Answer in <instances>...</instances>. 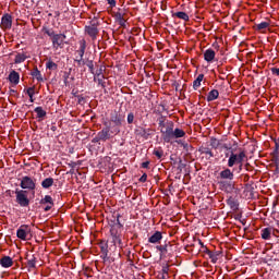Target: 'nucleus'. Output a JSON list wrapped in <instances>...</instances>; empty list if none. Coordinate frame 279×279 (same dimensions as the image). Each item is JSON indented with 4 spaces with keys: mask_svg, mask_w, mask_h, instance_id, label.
I'll list each match as a JSON object with an SVG mask.
<instances>
[{
    "mask_svg": "<svg viewBox=\"0 0 279 279\" xmlns=\"http://www.w3.org/2000/svg\"><path fill=\"white\" fill-rule=\"evenodd\" d=\"M51 208H53V205L48 204V205L44 208V210H45V213H49V210H51Z\"/></svg>",
    "mask_w": 279,
    "mask_h": 279,
    "instance_id": "obj_58",
    "label": "nucleus"
},
{
    "mask_svg": "<svg viewBox=\"0 0 279 279\" xmlns=\"http://www.w3.org/2000/svg\"><path fill=\"white\" fill-rule=\"evenodd\" d=\"M31 232H32V228H29V226L22 225L16 231V236L22 241H27V234H29Z\"/></svg>",
    "mask_w": 279,
    "mask_h": 279,
    "instance_id": "obj_10",
    "label": "nucleus"
},
{
    "mask_svg": "<svg viewBox=\"0 0 279 279\" xmlns=\"http://www.w3.org/2000/svg\"><path fill=\"white\" fill-rule=\"evenodd\" d=\"M271 156H272V158H274V160H275V163H276L277 167H278V165H279V154H271Z\"/></svg>",
    "mask_w": 279,
    "mask_h": 279,
    "instance_id": "obj_53",
    "label": "nucleus"
},
{
    "mask_svg": "<svg viewBox=\"0 0 279 279\" xmlns=\"http://www.w3.org/2000/svg\"><path fill=\"white\" fill-rule=\"evenodd\" d=\"M235 171H238V173H241L243 171V161L238 163V169H235Z\"/></svg>",
    "mask_w": 279,
    "mask_h": 279,
    "instance_id": "obj_54",
    "label": "nucleus"
},
{
    "mask_svg": "<svg viewBox=\"0 0 279 279\" xmlns=\"http://www.w3.org/2000/svg\"><path fill=\"white\" fill-rule=\"evenodd\" d=\"M85 33L92 38V40H97V36H99V28H97V24H92L85 26Z\"/></svg>",
    "mask_w": 279,
    "mask_h": 279,
    "instance_id": "obj_12",
    "label": "nucleus"
},
{
    "mask_svg": "<svg viewBox=\"0 0 279 279\" xmlns=\"http://www.w3.org/2000/svg\"><path fill=\"white\" fill-rule=\"evenodd\" d=\"M46 69H48L49 71H58V63L49 60L46 62Z\"/></svg>",
    "mask_w": 279,
    "mask_h": 279,
    "instance_id": "obj_36",
    "label": "nucleus"
},
{
    "mask_svg": "<svg viewBox=\"0 0 279 279\" xmlns=\"http://www.w3.org/2000/svg\"><path fill=\"white\" fill-rule=\"evenodd\" d=\"M29 101H31V104H34V96L29 97Z\"/></svg>",
    "mask_w": 279,
    "mask_h": 279,
    "instance_id": "obj_63",
    "label": "nucleus"
},
{
    "mask_svg": "<svg viewBox=\"0 0 279 279\" xmlns=\"http://www.w3.org/2000/svg\"><path fill=\"white\" fill-rule=\"evenodd\" d=\"M215 56H217V52H215V50H213V48L205 50V52H204L205 62H214Z\"/></svg>",
    "mask_w": 279,
    "mask_h": 279,
    "instance_id": "obj_16",
    "label": "nucleus"
},
{
    "mask_svg": "<svg viewBox=\"0 0 279 279\" xmlns=\"http://www.w3.org/2000/svg\"><path fill=\"white\" fill-rule=\"evenodd\" d=\"M25 60H27V54H25V52H19L15 56L14 63L22 64V62H25Z\"/></svg>",
    "mask_w": 279,
    "mask_h": 279,
    "instance_id": "obj_28",
    "label": "nucleus"
},
{
    "mask_svg": "<svg viewBox=\"0 0 279 279\" xmlns=\"http://www.w3.org/2000/svg\"><path fill=\"white\" fill-rule=\"evenodd\" d=\"M41 186L44 189H51L53 186V178H46L41 181Z\"/></svg>",
    "mask_w": 279,
    "mask_h": 279,
    "instance_id": "obj_32",
    "label": "nucleus"
},
{
    "mask_svg": "<svg viewBox=\"0 0 279 279\" xmlns=\"http://www.w3.org/2000/svg\"><path fill=\"white\" fill-rule=\"evenodd\" d=\"M100 258H102L104 263H108L110 265V263H114V259H112L110 256H108V253H102L100 255Z\"/></svg>",
    "mask_w": 279,
    "mask_h": 279,
    "instance_id": "obj_41",
    "label": "nucleus"
},
{
    "mask_svg": "<svg viewBox=\"0 0 279 279\" xmlns=\"http://www.w3.org/2000/svg\"><path fill=\"white\" fill-rule=\"evenodd\" d=\"M199 154L205 155V159L210 160V158H215V153H213V149L206 146H201L198 148Z\"/></svg>",
    "mask_w": 279,
    "mask_h": 279,
    "instance_id": "obj_14",
    "label": "nucleus"
},
{
    "mask_svg": "<svg viewBox=\"0 0 279 279\" xmlns=\"http://www.w3.org/2000/svg\"><path fill=\"white\" fill-rule=\"evenodd\" d=\"M202 82H204V74H198L196 80L193 82L194 90H197L202 86Z\"/></svg>",
    "mask_w": 279,
    "mask_h": 279,
    "instance_id": "obj_31",
    "label": "nucleus"
},
{
    "mask_svg": "<svg viewBox=\"0 0 279 279\" xmlns=\"http://www.w3.org/2000/svg\"><path fill=\"white\" fill-rule=\"evenodd\" d=\"M77 104H86V98H84V96L78 95L77 96Z\"/></svg>",
    "mask_w": 279,
    "mask_h": 279,
    "instance_id": "obj_51",
    "label": "nucleus"
},
{
    "mask_svg": "<svg viewBox=\"0 0 279 279\" xmlns=\"http://www.w3.org/2000/svg\"><path fill=\"white\" fill-rule=\"evenodd\" d=\"M219 145H220L219 140L215 137L210 138V147H213V149H218Z\"/></svg>",
    "mask_w": 279,
    "mask_h": 279,
    "instance_id": "obj_43",
    "label": "nucleus"
},
{
    "mask_svg": "<svg viewBox=\"0 0 279 279\" xmlns=\"http://www.w3.org/2000/svg\"><path fill=\"white\" fill-rule=\"evenodd\" d=\"M96 77L99 86H101V88H106V82L104 81V77L101 76H96Z\"/></svg>",
    "mask_w": 279,
    "mask_h": 279,
    "instance_id": "obj_48",
    "label": "nucleus"
},
{
    "mask_svg": "<svg viewBox=\"0 0 279 279\" xmlns=\"http://www.w3.org/2000/svg\"><path fill=\"white\" fill-rule=\"evenodd\" d=\"M102 125H105V128H102V130L97 133V135L92 140V143H106V141H110L112 134H114L112 132V126H110V123L102 122Z\"/></svg>",
    "mask_w": 279,
    "mask_h": 279,
    "instance_id": "obj_4",
    "label": "nucleus"
},
{
    "mask_svg": "<svg viewBox=\"0 0 279 279\" xmlns=\"http://www.w3.org/2000/svg\"><path fill=\"white\" fill-rule=\"evenodd\" d=\"M0 265L1 267H3L4 269H8L10 267H12V265H14V260L12 259V257L10 256H3L0 259Z\"/></svg>",
    "mask_w": 279,
    "mask_h": 279,
    "instance_id": "obj_17",
    "label": "nucleus"
},
{
    "mask_svg": "<svg viewBox=\"0 0 279 279\" xmlns=\"http://www.w3.org/2000/svg\"><path fill=\"white\" fill-rule=\"evenodd\" d=\"M26 260L28 269H36V256L32 255L29 259L26 257Z\"/></svg>",
    "mask_w": 279,
    "mask_h": 279,
    "instance_id": "obj_35",
    "label": "nucleus"
},
{
    "mask_svg": "<svg viewBox=\"0 0 279 279\" xmlns=\"http://www.w3.org/2000/svg\"><path fill=\"white\" fill-rule=\"evenodd\" d=\"M199 245L203 247L204 254H207V256H208V252H211V251L208 250V247L204 246V243L202 241H199Z\"/></svg>",
    "mask_w": 279,
    "mask_h": 279,
    "instance_id": "obj_52",
    "label": "nucleus"
},
{
    "mask_svg": "<svg viewBox=\"0 0 279 279\" xmlns=\"http://www.w3.org/2000/svg\"><path fill=\"white\" fill-rule=\"evenodd\" d=\"M126 121H128L129 125H132V123H134V113L133 112H130L128 114Z\"/></svg>",
    "mask_w": 279,
    "mask_h": 279,
    "instance_id": "obj_46",
    "label": "nucleus"
},
{
    "mask_svg": "<svg viewBox=\"0 0 279 279\" xmlns=\"http://www.w3.org/2000/svg\"><path fill=\"white\" fill-rule=\"evenodd\" d=\"M271 232H272L271 227L262 229V234H260L262 239L264 241H269V239H271Z\"/></svg>",
    "mask_w": 279,
    "mask_h": 279,
    "instance_id": "obj_23",
    "label": "nucleus"
},
{
    "mask_svg": "<svg viewBox=\"0 0 279 279\" xmlns=\"http://www.w3.org/2000/svg\"><path fill=\"white\" fill-rule=\"evenodd\" d=\"M227 206H229L231 208V210L236 213V210H239V201L236 198L230 196L227 199Z\"/></svg>",
    "mask_w": 279,
    "mask_h": 279,
    "instance_id": "obj_20",
    "label": "nucleus"
},
{
    "mask_svg": "<svg viewBox=\"0 0 279 279\" xmlns=\"http://www.w3.org/2000/svg\"><path fill=\"white\" fill-rule=\"evenodd\" d=\"M141 136L147 141L151 136V129H142L140 132Z\"/></svg>",
    "mask_w": 279,
    "mask_h": 279,
    "instance_id": "obj_38",
    "label": "nucleus"
},
{
    "mask_svg": "<svg viewBox=\"0 0 279 279\" xmlns=\"http://www.w3.org/2000/svg\"><path fill=\"white\" fill-rule=\"evenodd\" d=\"M35 90H36V87H28L26 90H24V93H26V95H28V97H32L35 95Z\"/></svg>",
    "mask_w": 279,
    "mask_h": 279,
    "instance_id": "obj_45",
    "label": "nucleus"
},
{
    "mask_svg": "<svg viewBox=\"0 0 279 279\" xmlns=\"http://www.w3.org/2000/svg\"><path fill=\"white\" fill-rule=\"evenodd\" d=\"M99 247H100V252L101 254H109V250H108V241L106 240H101L99 243H98Z\"/></svg>",
    "mask_w": 279,
    "mask_h": 279,
    "instance_id": "obj_30",
    "label": "nucleus"
},
{
    "mask_svg": "<svg viewBox=\"0 0 279 279\" xmlns=\"http://www.w3.org/2000/svg\"><path fill=\"white\" fill-rule=\"evenodd\" d=\"M173 128H175V123H173V121H167L166 126L160 129L161 138L165 143H171V134H173Z\"/></svg>",
    "mask_w": 279,
    "mask_h": 279,
    "instance_id": "obj_7",
    "label": "nucleus"
},
{
    "mask_svg": "<svg viewBox=\"0 0 279 279\" xmlns=\"http://www.w3.org/2000/svg\"><path fill=\"white\" fill-rule=\"evenodd\" d=\"M246 157L247 155H245V150H240L239 154H235L234 150H231L228 159V167L232 168L235 165H240L245 160Z\"/></svg>",
    "mask_w": 279,
    "mask_h": 279,
    "instance_id": "obj_6",
    "label": "nucleus"
},
{
    "mask_svg": "<svg viewBox=\"0 0 279 279\" xmlns=\"http://www.w3.org/2000/svg\"><path fill=\"white\" fill-rule=\"evenodd\" d=\"M21 189L35 191L36 190V182L33 180L32 177H23L20 183Z\"/></svg>",
    "mask_w": 279,
    "mask_h": 279,
    "instance_id": "obj_9",
    "label": "nucleus"
},
{
    "mask_svg": "<svg viewBox=\"0 0 279 279\" xmlns=\"http://www.w3.org/2000/svg\"><path fill=\"white\" fill-rule=\"evenodd\" d=\"M173 19H180L181 21H190L189 14L184 11L172 13Z\"/></svg>",
    "mask_w": 279,
    "mask_h": 279,
    "instance_id": "obj_25",
    "label": "nucleus"
},
{
    "mask_svg": "<svg viewBox=\"0 0 279 279\" xmlns=\"http://www.w3.org/2000/svg\"><path fill=\"white\" fill-rule=\"evenodd\" d=\"M219 256H221V251H211L208 252V258L211 260V263H217L219 260Z\"/></svg>",
    "mask_w": 279,
    "mask_h": 279,
    "instance_id": "obj_24",
    "label": "nucleus"
},
{
    "mask_svg": "<svg viewBox=\"0 0 279 279\" xmlns=\"http://www.w3.org/2000/svg\"><path fill=\"white\" fill-rule=\"evenodd\" d=\"M76 57L74 62H76L77 66H86V60L84 59V53H86V40L82 39L80 41V48L75 51Z\"/></svg>",
    "mask_w": 279,
    "mask_h": 279,
    "instance_id": "obj_5",
    "label": "nucleus"
},
{
    "mask_svg": "<svg viewBox=\"0 0 279 279\" xmlns=\"http://www.w3.org/2000/svg\"><path fill=\"white\" fill-rule=\"evenodd\" d=\"M222 147H223V149H227L228 151H229L230 149H232V147H231L230 145H228V144H223Z\"/></svg>",
    "mask_w": 279,
    "mask_h": 279,
    "instance_id": "obj_60",
    "label": "nucleus"
},
{
    "mask_svg": "<svg viewBox=\"0 0 279 279\" xmlns=\"http://www.w3.org/2000/svg\"><path fill=\"white\" fill-rule=\"evenodd\" d=\"M267 27H269L268 22H262L255 25V29H257V32H263V29H267Z\"/></svg>",
    "mask_w": 279,
    "mask_h": 279,
    "instance_id": "obj_39",
    "label": "nucleus"
},
{
    "mask_svg": "<svg viewBox=\"0 0 279 279\" xmlns=\"http://www.w3.org/2000/svg\"><path fill=\"white\" fill-rule=\"evenodd\" d=\"M142 169H149V161L142 162Z\"/></svg>",
    "mask_w": 279,
    "mask_h": 279,
    "instance_id": "obj_56",
    "label": "nucleus"
},
{
    "mask_svg": "<svg viewBox=\"0 0 279 279\" xmlns=\"http://www.w3.org/2000/svg\"><path fill=\"white\" fill-rule=\"evenodd\" d=\"M216 99H219V90L211 89L207 95V101H215Z\"/></svg>",
    "mask_w": 279,
    "mask_h": 279,
    "instance_id": "obj_26",
    "label": "nucleus"
},
{
    "mask_svg": "<svg viewBox=\"0 0 279 279\" xmlns=\"http://www.w3.org/2000/svg\"><path fill=\"white\" fill-rule=\"evenodd\" d=\"M114 16H116V21L119 23V26L125 29V27H128L125 24L128 21L125 20L123 14L121 12H117Z\"/></svg>",
    "mask_w": 279,
    "mask_h": 279,
    "instance_id": "obj_22",
    "label": "nucleus"
},
{
    "mask_svg": "<svg viewBox=\"0 0 279 279\" xmlns=\"http://www.w3.org/2000/svg\"><path fill=\"white\" fill-rule=\"evenodd\" d=\"M108 5L112 8H117V0H107Z\"/></svg>",
    "mask_w": 279,
    "mask_h": 279,
    "instance_id": "obj_50",
    "label": "nucleus"
},
{
    "mask_svg": "<svg viewBox=\"0 0 279 279\" xmlns=\"http://www.w3.org/2000/svg\"><path fill=\"white\" fill-rule=\"evenodd\" d=\"M123 121H125V117L119 113V111L113 110L110 113V119L104 121V123H109L111 128V132L114 136L121 132V125H123Z\"/></svg>",
    "mask_w": 279,
    "mask_h": 279,
    "instance_id": "obj_2",
    "label": "nucleus"
},
{
    "mask_svg": "<svg viewBox=\"0 0 279 279\" xmlns=\"http://www.w3.org/2000/svg\"><path fill=\"white\" fill-rule=\"evenodd\" d=\"M31 75L35 77L37 82H44L43 74L40 73V70H38V68H35Z\"/></svg>",
    "mask_w": 279,
    "mask_h": 279,
    "instance_id": "obj_33",
    "label": "nucleus"
},
{
    "mask_svg": "<svg viewBox=\"0 0 279 279\" xmlns=\"http://www.w3.org/2000/svg\"><path fill=\"white\" fill-rule=\"evenodd\" d=\"M106 71V66L100 65L98 70H94V82H97V77H104V72Z\"/></svg>",
    "mask_w": 279,
    "mask_h": 279,
    "instance_id": "obj_29",
    "label": "nucleus"
},
{
    "mask_svg": "<svg viewBox=\"0 0 279 279\" xmlns=\"http://www.w3.org/2000/svg\"><path fill=\"white\" fill-rule=\"evenodd\" d=\"M219 184L222 186V191H226L227 193L234 191V182L232 181H220Z\"/></svg>",
    "mask_w": 279,
    "mask_h": 279,
    "instance_id": "obj_18",
    "label": "nucleus"
},
{
    "mask_svg": "<svg viewBox=\"0 0 279 279\" xmlns=\"http://www.w3.org/2000/svg\"><path fill=\"white\" fill-rule=\"evenodd\" d=\"M1 27L2 29H12V15L5 13L1 17Z\"/></svg>",
    "mask_w": 279,
    "mask_h": 279,
    "instance_id": "obj_13",
    "label": "nucleus"
},
{
    "mask_svg": "<svg viewBox=\"0 0 279 279\" xmlns=\"http://www.w3.org/2000/svg\"><path fill=\"white\" fill-rule=\"evenodd\" d=\"M132 254V252H128V254H126V256H128V258H129V260H130V255Z\"/></svg>",
    "mask_w": 279,
    "mask_h": 279,
    "instance_id": "obj_64",
    "label": "nucleus"
},
{
    "mask_svg": "<svg viewBox=\"0 0 279 279\" xmlns=\"http://www.w3.org/2000/svg\"><path fill=\"white\" fill-rule=\"evenodd\" d=\"M34 112H36L37 119H39V121H43L45 117H47V111H45L43 107H36Z\"/></svg>",
    "mask_w": 279,
    "mask_h": 279,
    "instance_id": "obj_27",
    "label": "nucleus"
},
{
    "mask_svg": "<svg viewBox=\"0 0 279 279\" xmlns=\"http://www.w3.org/2000/svg\"><path fill=\"white\" fill-rule=\"evenodd\" d=\"M41 205L50 204V206H53V198L50 195H46L41 201Z\"/></svg>",
    "mask_w": 279,
    "mask_h": 279,
    "instance_id": "obj_40",
    "label": "nucleus"
},
{
    "mask_svg": "<svg viewBox=\"0 0 279 279\" xmlns=\"http://www.w3.org/2000/svg\"><path fill=\"white\" fill-rule=\"evenodd\" d=\"M167 247H168L167 244L157 245L156 250H158V252H160V256H162L163 254H167V252H169Z\"/></svg>",
    "mask_w": 279,
    "mask_h": 279,
    "instance_id": "obj_42",
    "label": "nucleus"
},
{
    "mask_svg": "<svg viewBox=\"0 0 279 279\" xmlns=\"http://www.w3.org/2000/svg\"><path fill=\"white\" fill-rule=\"evenodd\" d=\"M271 154H279V143L275 142V149Z\"/></svg>",
    "mask_w": 279,
    "mask_h": 279,
    "instance_id": "obj_55",
    "label": "nucleus"
},
{
    "mask_svg": "<svg viewBox=\"0 0 279 279\" xmlns=\"http://www.w3.org/2000/svg\"><path fill=\"white\" fill-rule=\"evenodd\" d=\"M234 171H236V168H233V170H230V168H226L225 170L220 171L219 178L222 181H232L234 180Z\"/></svg>",
    "mask_w": 279,
    "mask_h": 279,
    "instance_id": "obj_11",
    "label": "nucleus"
},
{
    "mask_svg": "<svg viewBox=\"0 0 279 279\" xmlns=\"http://www.w3.org/2000/svg\"><path fill=\"white\" fill-rule=\"evenodd\" d=\"M186 136V132L182 129H172V134L170 135V143L173 138H184Z\"/></svg>",
    "mask_w": 279,
    "mask_h": 279,
    "instance_id": "obj_15",
    "label": "nucleus"
},
{
    "mask_svg": "<svg viewBox=\"0 0 279 279\" xmlns=\"http://www.w3.org/2000/svg\"><path fill=\"white\" fill-rule=\"evenodd\" d=\"M157 121L160 130H163L167 126V121L165 120V117L161 116Z\"/></svg>",
    "mask_w": 279,
    "mask_h": 279,
    "instance_id": "obj_44",
    "label": "nucleus"
},
{
    "mask_svg": "<svg viewBox=\"0 0 279 279\" xmlns=\"http://www.w3.org/2000/svg\"><path fill=\"white\" fill-rule=\"evenodd\" d=\"M160 241H162V232L160 231H156L153 235L148 238V243L156 244L160 243Z\"/></svg>",
    "mask_w": 279,
    "mask_h": 279,
    "instance_id": "obj_21",
    "label": "nucleus"
},
{
    "mask_svg": "<svg viewBox=\"0 0 279 279\" xmlns=\"http://www.w3.org/2000/svg\"><path fill=\"white\" fill-rule=\"evenodd\" d=\"M182 146L185 151H193V146H191L189 143H183Z\"/></svg>",
    "mask_w": 279,
    "mask_h": 279,
    "instance_id": "obj_49",
    "label": "nucleus"
},
{
    "mask_svg": "<svg viewBox=\"0 0 279 279\" xmlns=\"http://www.w3.org/2000/svg\"><path fill=\"white\" fill-rule=\"evenodd\" d=\"M41 32H44L49 38H51L53 49H63L64 40H66L65 34H56L53 28H49L47 26H43Z\"/></svg>",
    "mask_w": 279,
    "mask_h": 279,
    "instance_id": "obj_1",
    "label": "nucleus"
},
{
    "mask_svg": "<svg viewBox=\"0 0 279 279\" xmlns=\"http://www.w3.org/2000/svg\"><path fill=\"white\" fill-rule=\"evenodd\" d=\"M64 84L65 86H69V74L64 75Z\"/></svg>",
    "mask_w": 279,
    "mask_h": 279,
    "instance_id": "obj_59",
    "label": "nucleus"
},
{
    "mask_svg": "<svg viewBox=\"0 0 279 279\" xmlns=\"http://www.w3.org/2000/svg\"><path fill=\"white\" fill-rule=\"evenodd\" d=\"M85 66L88 68L89 73L95 74V63L93 62V60L86 59L85 60Z\"/></svg>",
    "mask_w": 279,
    "mask_h": 279,
    "instance_id": "obj_34",
    "label": "nucleus"
},
{
    "mask_svg": "<svg viewBox=\"0 0 279 279\" xmlns=\"http://www.w3.org/2000/svg\"><path fill=\"white\" fill-rule=\"evenodd\" d=\"M153 154H154V156H156V158H158V160H160L162 158V156H165V150H162L161 147L155 148Z\"/></svg>",
    "mask_w": 279,
    "mask_h": 279,
    "instance_id": "obj_37",
    "label": "nucleus"
},
{
    "mask_svg": "<svg viewBox=\"0 0 279 279\" xmlns=\"http://www.w3.org/2000/svg\"><path fill=\"white\" fill-rule=\"evenodd\" d=\"M50 130H51L52 132H56V130H58V126L52 125V126L50 128Z\"/></svg>",
    "mask_w": 279,
    "mask_h": 279,
    "instance_id": "obj_62",
    "label": "nucleus"
},
{
    "mask_svg": "<svg viewBox=\"0 0 279 279\" xmlns=\"http://www.w3.org/2000/svg\"><path fill=\"white\" fill-rule=\"evenodd\" d=\"M9 93H10V95H16V90L15 89H10Z\"/></svg>",
    "mask_w": 279,
    "mask_h": 279,
    "instance_id": "obj_61",
    "label": "nucleus"
},
{
    "mask_svg": "<svg viewBox=\"0 0 279 279\" xmlns=\"http://www.w3.org/2000/svg\"><path fill=\"white\" fill-rule=\"evenodd\" d=\"M140 182H147V173H144V174L140 178Z\"/></svg>",
    "mask_w": 279,
    "mask_h": 279,
    "instance_id": "obj_57",
    "label": "nucleus"
},
{
    "mask_svg": "<svg viewBox=\"0 0 279 279\" xmlns=\"http://www.w3.org/2000/svg\"><path fill=\"white\" fill-rule=\"evenodd\" d=\"M15 202L22 208H27L29 206V198L27 197V191L25 190H16L15 191Z\"/></svg>",
    "mask_w": 279,
    "mask_h": 279,
    "instance_id": "obj_8",
    "label": "nucleus"
},
{
    "mask_svg": "<svg viewBox=\"0 0 279 279\" xmlns=\"http://www.w3.org/2000/svg\"><path fill=\"white\" fill-rule=\"evenodd\" d=\"M9 82L16 86L19 82H21V75L19 74V72L12 70L9 74Z\"/></svg>",
    "mask_w": 279,
    "mask_h": 279,
    "instance_id": "obj_19",
    "label": "nucleus"
},
{
    "mask_svg": "<svg viewBox=\"0 0 279 279\" xmlns=\"http://www.w3.org/2000/svg\"><path fill=\"white\" fill-rule=\"evenodd\" d=\"M119 217H121V215L117 216V219H114L113 225L110 228V234L112 238L111 243H113V247L119 245V247L123 250V241L121 240V234L119 233V228H123V225L119 220Z\"/></svg>",
    "mask_w": 279,
    "mask_h": 279,
    "instance_id": "obj_3",
    "label": "nucleus"
},
{
    "mask_svg": "<svg viewBox=\"0 0 279 279\" xmlns=\"http://www.w3.org/2000/svg\"><path fill=\"white\" fill-rule=\"evenodd\" d=\"M169 264H163L162 265V269H161V271H162V275L163 276H167V275H169Z\"/></svg>",
    "mask_w": 279,
    "mask_h": 279,
    "instance_id": "obj_47",
    "label": "nucleus"
}]
</instances>
